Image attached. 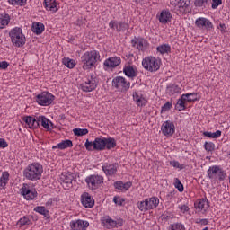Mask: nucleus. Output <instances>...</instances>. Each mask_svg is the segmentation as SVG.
<instances>
[{
	"label": "nucleus",
	"mask_w": 230,
	"mask_h": 230,
	"mask_svg": "<svg viewBox=\"0 0 230 230\" xmlns=\"http://www.w3.org/2000/svg\"><path fill=\"white\" fill-rule=\"evenodd\" d=\"M89 223L87 221L78 219L70 222V230H87Z\"/></svg>",
	"instance_id": "obj_20"
},
{
	"label": "nucleus",
	"mask_w": 230,
	"mask_h": 230,
	"mask_svg": "<svg viewBox=\"0 0 230 230\" xmlns=\"http://www.w3.org/2000/svg\"><path fill=\"white\" fill-rule=\"evenodd\" d=\"M178 209H180L181 213H188V211H190V207L186 204L179 205Z\"/></svg>",
	"instance_id": "obj_49"
},
{
	"label": "nucleus",
	"mask_w": 230,
	"mask_h": 230,
	"mask_svg": "<svg viewBox=\"0 0 230 230\" xmlns=\"http://www.w3.org/2000/svg\"><path fill=\"white\" fill-rule=\"evenodd\" d=\"M8 66H10V64H8V62L6 61H0V69H8Z\"/></svg>",
	"instance_id": "obj_55"
},
{
	"label": "nucleus",
	"mask_w": 230,
	"mask_h": 230,
	"mask_svg": "<svg viewBox=\"0 0 230 230\" xmlns=\"http://www.w3.org/2000/svg\"><path fill=\"white\" fill-rule=\"evenodd\" d=\"M130 188H132V181H127V182H123L122 185V191H128V190H130Z\"/></svg>",
	"instance_id": "obj_51"
},
{
	"label": "nucleus",
	"mask_w": 230,
	"mask_h": 230,
	"mask_svg": "<svg viewBox=\"0 0 230 230\" xmlns=\"http://www.w3.org/2000/svg\"><path fill=\"white\" fill-rule=\"evenodd\" d=\"M46 204H47V206H49V204H51V202L48 201Z\"/></svg>",
	"instance_id": "obj_61"
},
{
	"label": "nucleus",
	"mask_w": 230,
	"mask_h": 230,
	"mask_svg": "<svg viewBox=\"0 0 230 230\" xmlns=\"http://www.w3.org/2000/svg\"><path fill=\"white\" fill-rule=\"evenodd\" d=\"M31 224V220L28 216H23L20 220L17 221L16 226L19 227H22L23 226H30Z\"/></svg>",
	"instance_id": "obj_37"
},
{
	"label": "nucleus",
	"mask_w": 230,
	"mask_h": 230,
	"mask_svg": "<svg viewBox=\"0 0 230 230\" xmlns=\"http://www.w3.org/2000/svg\"><path fill=\"white\" fill-rule=\"evenodd\" d=\"M36 98L39 105H41L42 107H48V105H51L55 101V95L49 92H42L41 93L38 94Z\"/></svg>",
	"instance_id": "obj_9"
},
{
	"label": "nucleus",
	"mask_w": 230,
	"mask_h": 230,
	"mask_svg": "<svg viewBox=\"0 0 230 230\" xmlns=\"http://www.w3.org/2000/svg\"><path fill=\"white\" fill-rule=\"evenodd\" d=\"M211 0H195L194 1V5L197 6L198 8H202L205 4H208Z\"/></svg>",
	"instance_id": "obj_45"
},
{
	"label": "nucleus",
	"mask_w": 230,
	"mask_h": 230,
	"mask_svg": "<svg viewBox=\"0 0 230 230\" xmlns=\"http://www.w3.org/2000/svg\"><path fill=\"white\" fill-rule=\"evenodd\" d=\"M207 173L208 177L214 181H224V179H226V173L217 165L209 167Z\"/></svg>",
	"instance_id": "obj_11"
},
{
	"label": "nucleus",
	"mask_w": 230,
	"mask_h": 230,
	"mask_svg": "<svg viewBox=\"0 0 230 230\" xmlns=\"http://www.w3.org/2000/svg\"><path fill=\"white\" fill-rule=\"evenodd\" d=\"M73 141L71 140H63L57 146H52L53 150L58 148L59 150H66V148H72Z\"/></svg>",
	"instance_id": "obj_29"
},
{
	"label": "nucleus",
	"mask_w": 230,
	"mask_h": 230,
	"mask_svg": "<svg viewBox=\"0 0 230 230\" xmlns=\"http://www.w3.org/2000/svg\"><path fill=\"white\" fill-rule=\"evenodd\" d=\"M62 62L66 67H68V69H73L75 66H76V62L69 58H64Z\"/></svg>",
	"instance_id": "obj_39"
},
{
	"label": "nucleus",
	"mask_w": 230,
	"mask_h": 230,
	"mask_svg": "<svg viewBox=\"0 0 230 230\" xmlns=\"http://www.w3.org/2000/svg\"><path fill=\"white\" fill-rule=\"evenodd\" d=\"M142 66L146 71L154 73L161 68V59L155 57H146L142 60Z\"/></svg>",
	"instance_id": "obj_5"
},
{
	"label": "nucleus",
	"mask_w": 230,
	"mask_h": 230,
	"mask_svg": "<svg viewBox=\"0 0 230 230\" xmlns=\"http://www.w3.org/2000/svg\"><path fill=\"white\" fill-rule=\"evenodd\" d=\"M106 224H110V226H118V223H116V221L112 220L111 218L106 219Z\"/></svg>",
	"instance_id": "obj_56"
},
{
	"label": "nucleus",
	"mask_w": 230,
	"mask_h": 230,
	"mask_svg": "<svg viewBox=\"0 0 230 230\" xmlns=\"http://www.w3.org/2000/svg\"><path fill=\"white\" fill-rule=\"evenodd\" d=\"M222 4V0H212V8L213 10L218 8Z\"/></svg>",
	"instance_id": "obj_52"
},
{
	"label": "nucleus",
	"mask_w": 230,
	"mask_h": 230,
	"mask_svg": "<svg viewBox=\"0 0 230 230\" xmlns=\"http://www.w3.org/2000/svg\"><path fill=\"white\" fill-rule=\"evenodd\" d=\"M201 226H208V219H199Z\"/></svg>",
	"instance_id": "obj_57"
},
{
	"label": "nucleus",
	"mask_w": 230,
	"mask_h": 230,
	"mask_svg": "<svg viewBox=\"0 0 230 230\" xmlns=\"http://www.w3.org/2000/svg\"><path fill=\"white\" fill-rule=\"evenodd\" d=\"M44 169L39 163H32L29 164L23 171V177L28 181H39L42 177Z\"/></svg>",
	"instance_id": "obj_3"
},
{
	"label": "nucleus",
	"mask_w": 230,
	"mask_h": 230,
	"mask_svg": "<svg viewBox=\"0 0 230 230\" xmlns=\"http://www.w3.org/2000/svg\"><path fill=\"white\" fill-rule=\"evenodd\" d=\"M219 26H220V28H221L222 33H226V24L220 23Z\"/></svg>",
	"instance_id": "obj_58"
},
{
	"label": "nucleus",
	"mask_w": 230,
	"mask_h": 230,
	"mask_svg": "<svg viewBox=\"0 0 230 230\" xmlns=\"http://www.w3.org/2000/svg\"><path fill=\"white\" fill-rule=\"evenodd\" d=\"M189 98H193V96H190Z\"/></svg>",
	"instance_id": "obj_64"
},
{
	"label": "nucleus",
	"mask_w": 230,
	"mask_h": 230,
	"mask_svg": "<svg viewBox=\"0 0 230 230\" xmlns=\"http://www.w3.org/2000/svg\"><path fill=\"white\" fill-rule=\"evenodd\" d=\"M174 186L176 189H178V191H180L181 193H182V191H184V185H182V183L181 182V180H179V178L175 179Z\"/></svg>",
	"instance_id": "obj_46"
},
{
	"label": "nucleus",
	"mask_w": 230,
	"mask_h": 230,
	"mask_svg": "<svg viewBox=\"0 0 230 230\" xmlns=\"http://www.w3.org/2000/svg\"><path fill=\"white\" fill-rule=\"evenodd\" d=\"M171 4L173 6V10L177 15H182L186 13V9L190 6V2L186 0H171Z\"/></svg>",
	"instance_id": "obj_10"
},
{
	"label": "nucleus",
	"mask_w": 230,
	"mask_h": 230,
	"mask_svg": "<svg viewBox=\"0 0 230 230\" xmlns=\"http://www.w3.org/2000/svg\"><path fill=\"white\" fill-rule=\"evenodd\" d=\"M44 30H45V27L42 22H34L32 24V31L33 33H36V35H41Z\"/></svg>",
	"instance_id": "obj_30"
},
{
	"label": "nucleus",
	"mask_w": 230,
	"mask_h": 230,
	"mask_svg": "<svg viewBox=\"0 0 230 230\" xmlns=\"http://www.w3.org/2000/svg\"><path fill=\"white\" fill-rule=\"evenodd\" d=\"M196 224H200V220H199V221H198V222H196Z\"/></svg>",
	"instance_id": "obj_63"
},
{
	"label": "nucleus",
	"mask_w": 230,
	"mask_h": 230,
	"mask_svg": "<svg viewBox=\"0 0 230 230\" xmlns=\"http://www.w3.org/2000/svg\"><path fill=\"white\" fill-rule=\"evenodd\" d=\"M118 224V226H123V220H120L119 223H117Z\"/></svg>",
	"instance_id": "obj_59"
},
{
	"label": "nucleus",
	"mask_w": 230,
	"mask_h": 230,
	"mask_svg": "<svg viewBox=\"0 0 230 230\" xmlns=\"http://www.w3.org/2000/svg\"><path fill=\"white\" fill-rule=\"evenodd\" d=\"M36 123H38V127H40L41 125V127L46 128L47 130H51L49 125L53 126V123H51V121H49V119H48V118H46L45 116L37 117Z\"/></svg>",
	"instance_id": "obj_25"
},
{
	"label": "nucleus",
	"mask_w": 230,
	"mask_h": 230,
	"mask_svg": "<svg viewBox=\"0 0 230 230\" xmlns=\"http://www.w3.org/2000/svg\"><path fill=\"white\" fill-rule=\"evenodd\" d=\"M112 87L119 93H127L130 89V82H127L123 76H117L112 80Z\"/></svg>",
	"instance_id": "obj_6"
},
{
	"label": "nucleus",
	"mask_w": 230,
	"mask_h": 230,
	"mask_svg": "<svg viewBox=\"0 0 230 230\" xmlns=\"http://www.w3.org/2000/svg\"><path fill=\"white\" fill-rule=\"evenodd\" d=\"M10 24V15L8 14H0V30H3L4 26Z\"/></svg>",
	"instance_id": "obj_32"
},
{
	"label": "nucleus",
	"mask_w": 230,
	"mask_h": 230,
	"mask_svg": "<svg viewBox=\"0 0 230 230\" xmlns=\"http://www.w3.org/2000/svg\"><path fill=\"white\" fill-rule=\"evenodd\" d=\"M207 206L208 204L204 199H201L197 203H195V208L199 211H206L208 209Z\"/></svg>",
	"instance_id": "obj_34"
},
{
	"label": "nucleus",
	"mask_w": 230,
	"mask_h": 230,
	"mask_svg": "<svg viewBox=\"0 0 230 230\" xmlns=\"http://www.w3.org/2000/svg\"><path fill=\"white\" fill-rule=\"evenodd\" d=\"M121 64V58L111 57L104 61L105 67H118Z\"/></svg>",
	"instance_id": "obj_24"
},
{
	"label": "nucleus",
	"mask_w": 230,
	"mask_h": 230,
	"mask_svg": "<svg viewBox=\"0 0 230 230\" xmlns=\"http://www.w3.org/2000/svg\"><path fill=\"white\" fill-rule=\"evenodd\" d=\"M161 130L164 136H173L175 134V124L170 120H166L163 123Z\"/></svg>",
	"instance_id": "obj_14"
},
{
	"label": "nucleus",
	"mask_w": 230,
	"mask_h": 230,
	"mask_svg": "<svg viewBox=\"0 0 230 230\" xmlns=\"http://www.w3.org/2000/svg\"><path fill=\"white\" fill-rule=\"evenodd\" d=\"M12 6H26L27 0H7Z\"/></svg>",
	"instance_id": "obj_40"
},
{
	"label": "nucleus",
	"mask_w": 230,
	"mask_h": 230,
	"mask_svg": "<svg viewBox=\"0 0 230 230\" xmlns=\"http://www.w3.org/2000/svg\"><path fill=\"white\" fill-rule=\"evenodd\" d=\"M73 132L75 134V136H87V134H89V130L87 128H76L73 129Z\"/></svg>",
	"instance_id": "obj_43"
},
{
	"label": "nucleus",
	"mask_w": 230,
	"mask_h": 230,
	"mask_svg": "<svg viewBox=\"0 0 230 230\" xmlns=\"http://www.w3.org/2000/svg\"><path fill=\"white\" fill-rule=\"evenodd\" d=\"M186 102H197V93H190L182 94L178 100L175 109H177V111H184L186 109Z\"/></svg>",
	"instance_id": "obj_8"
},
{
	"label": "nucleus",
	"mask_w": 230,
	"mask_h": 230,
	"mask_svg": "<svg viewBox=\"0 0 230 230\" xmlns=\"http://www.w3.org/2000/svg\"><path fill=\"white\" fill-rule=\"evenodd\" d=\"M12 44L15 48H22L26 44V36L22 33V29L20 27H14L9 32Z\"/></svg>",
	"instance_id": "obj_4"
},
{
	"label": "nucleus",
	"mask_w": 230,
	"mask_h": 230,
	"mask_svg": "<svg viewBox=\"0 0 230 230\" xmlns=\"http://www.w3.org/2000/svg\"><path fill=\"white\" fill-rule=\"evenodd\" d=\"M158 53H161V55H164V53H171L172 52V47H170L168 44H163L157 47Z\"/></svg>",
	"instance_id": "obj_35"
},
{
	"label": "nucleus",
	"mask_w": 230,
	"mask_h": 230,
	"mask_svg": "<svg viewBox=\"0 0 230 230\" xmlns=\"http://www.w3.org/2000/svg\"><path fill=\"white\" fill-rule=\"evenodd\" d=\"M81 62L84 71H89L93 67H96V65L100 62V52L98 50L86 51L81 57Z\"/></svg>",
	"instance_id": "obj_2"
},
{
	"label": "nucleus",
	"mask_w": 230,
	"mask_h": 230,
	"mask_svg": "<svg viewBox=\"0 0 230 230\" xmlns=\"http://www.w3.org/2000/svg\"><path fill=\"white\" fill-rule=\"evenodd\" d=\"M84 146L89 152H102L103 150H111V148H116V139L112 137H96L93 142L86 140Z\"/></svg>",
	"instance_id": "obj_1"
},
{
	"label": "nucleus",
	"mask_w": 230,
	"mask_h": 230,
	"mask_svg": "<svg viewBox=\"0 0 230 230\" xmlns=\"http://www.w3.org/2000/svg\"><path fill=\"white\" fill-rule=\"evenodd\" d=\"M8 142L4 138H0V148H7Z\"/></svg>",
	"instance_id": "obj_54"
},
{
	"label": "nucleus",
	"mask_w": 230,
	"mask_h": 230,
	"mask_svg": "<svg viewBox=\"0 0 230 230\" xmlns=\"http://www.w3.org/2000/svg\"><path fill=\"white\" fill-rule=\"evenodd\" d=\"M171 166H173V168H179L180 170H182L184 168L183 164H181V163H179V161H171L170 162Z\"/></svg>",
	"instance_id": "obj_47"
},
{
	"label": "nucleus",
	"mask_w": 230,
	"mask_h": 230,
	"mask_svg": "<svg viewBox=\"0 0 230 230\" xmlns=\"http://www.w3.org/2000/svg\"><path fill=\"white\" fill-rule=\"evenodd\" d=\"M123 73L124 75H126V76H128V78H131L132 80H134V78L137 76V73L136 72V67L130 65L124 67Z\"/></svg>",
	"instance_id": "obj_26"
},
{
	"label": "nucleus",
	"mask_w": 230,
	"mask_h": 230,
	"mask_svg": "<svg viewBox=\"0 0 230 230\" xmlns=\"http://www.w3.org/2000/svg\"><path fill=\"white\" fill-rule=\"evenodd\" d=\"M113 186L115 190H121V191H123V181H116Z\"/></svg>",
	"instance_id": "obj_53"
},
{
	"label": "nucleus",
	"mask_w": 230,
	"mask_h": 230,
	"mask_svg": "<svg viewBox=\"0 0 230 230\" xmlns=\"http://www.w3.org/2000/svg\"><path fill=\"white\" fill-rule=\"evenodd\" d=\"M203 136H205V137H210L211 139H217L218 137H220L222 136V131L220 130H217L214 133L208 132V131H205L203 133Z\"/></svg>",
	"instance_id": "obj_38"
},
{
	"label": "nucleus",
	"mask_w": 230,
	"mask_h": 230,
	"mask_svg": "<svg viewBox=\"0 0 230 230\" xmlns=\"http://www.w3.org/2000/svg\"><path fill=\"white\" fill-rule=\"evenodd\" d=\"M156 19L161 24H168L172 21V13L168 10H163L160 14L156 15Z\"/></svg>",
	"instance_id": "obj_22"
},
{
	"label": "nucleus",
	"mask_w": 230,
	"mask_h": 230,
	"mask_svg": "<svg viewBox=\"0 0 230 230\" xmlns=\"http://www.w3.org/2000/svg\"><path fill=\"white\" fill-rule=\"evenodd\" d=\"M22 120L28 125L29 128H39V123H37L36 119L31 116L23 117Z\"/></svg>",
	"instance_id": "obj_27"
},
{
	"label": "nucleus",
	"mask_w": 230,
	"mask_h": 230,
	"mask_svg": "<svg viewBox=\"0 0 230 230\" xmlns=\"http://www.w3.org/2000/svg\"><path fill=\"white\" fill-rule=\"evenodd\" d=\"M131 44L133 48H137L138 51H146L148 47V41L143 38H134L131 40Z\"/></svg>",
	"instance_id": "obj_15"
},
{
	"label": "nucleus",
	"mask_w": 230,
	"mask_h": 230,
	"mask_svg": "<svg viewBox=\"0 0 230 230\" xmlns=\"http://www.w3.org/2000/svg\"><path fill=\"white\" fill-rule=\"evenodd\" d=\"M177 93H181V87L177 84H170L167 86V93L170 94V96H173V94H177Z\"/></svg>",
	"instance_id": "obj_33"
},
{
	"label": "nucleus",
	"mask_w": 230,
	"mask_h": 230,
	"mask_svg": "<svg viewBox=\"0 0 230 230\" xmlns=\"http://www.w3.org/2000/svg\"><path fill=\"white\" fill-rule=\"evenodd\" d=\"M113 202L117 205V206H123V203L125 202V199L118 197V196H115L113 198Z\"/></svg>",
	"instance_id": "obj_48"
},
{
	"label": "nucleus",
	"mask_w": 230,
	"mask_h": 230,
	"mask_svg": "<svg viewBox=\"0 0 230 230\" xmlns=\"http://www.w3.org/2000/svg\"><path fill=\"white\" fill-rule=\"evenodd\" d=\"M204 148L207 152H213L215 150V144L213 142H205Z\"/></svg>",
	"instance_id": "obj_44"
},
{
	"label": "nucleus",
	"mask_w": 230,
	"mask_h": 230,
	"mask_svg": "<svg viewBox=\"0 0 230 230\" xmlns=\"http://www.w3.org/2000/svg\"><path fill=\"white\" fill-rule=\"evenodd\" d=\"M43 6L45 7V10L47 12H53L54 13L56 12H58V4H57V0H44Z\"/></svg>",
	"instance_id": "obj_23"
},
{
	"label": "nucleus",
	"mask_w": 230,
	"mask_h": 230,
	"mask_svg": "<svg viewBox=\"0 0 230 230\" xmlns=\"http://www.w3.org/2000/svg\"><path fill=\"white\" fill-rule=\"evenodd\" d=\"M103 176L98 174H91L85 178L89 190H98L103 184Z\"/></svg>",
	"instance_id": "obj_7"
},
{
	"label": "nucleus",
	"mask_w": 230,
	"mask_h": 230,
	"mask_svg": "<svg viewBox=\"0 0 230 230\" xmlns=\"http://www.w3.org/2000/svg\"><path fill=\"white\" fill-rule=\"evenodd\" d=\"M148 202V206L150 209H155L157 206H159V198L157 197H152L150 199H146Z\"/></svg>",
	"instance_id": "obj_36"
},
{
	"label": "nucleus",
	"mask_w": 230,
	"mask_h": 230,
	"mask_svg": "<svg viewBox=\"0 0 230 230\" xmlns=\"http://www.w3.org/2000/svg\"><path fill=\"white\" fill-rule=\"evenodd\" d=\"M133 100L136 102L137 107H145V105L148 103V101H146L143 95L139 96L137 93H133Z\"/></svg>",
	"instance_id": "obj_28"
},
{
	"label": "nucleus",
	"mask_w": 230,
	"mask_h": 230,
	"mask_svg": "<svg viewBox=\"0 0 230 230\" xmlns=\"http://www.w3.org/2000/svg\"><path fill=\"white\" fill-rule=\"evenodd\" d=\"M109 27L111 30H116L118 33H120V31H128L130 29V25L128 22H125L123 21H114L111 20L109 22Z\"/></svg>",
	"instance_id": "obj_12"
},
{
	"label": "nucleus",
	"mask_w": 230,
	"mask_h": 230,
	"mask_svg": "<svg viewBox=\"0 0 230 230\" xmlns=\"http://www.w3.org/2000/svg\"><path fill=\"white\" fill-rule=\"evenodd\" d=\"M203 230H209V228L208 227H205Z\"/></svg>",
	"instance_id": "obj_62"
},
{
	"label": "nucleus",
	"mask_w": 230,
	"mask_h": 230,
	"mask_svg": "<svg viewBox=\"0 0 230 230\" xmlns=\"http://www.w3.org/2000/svg\"><path fill=\"white\" fill-rule=\"evenodd\" d=\"M195 24L197 28H201L205 30H212L213 28V23L209 19L204 18V17H199L195 21Z\"/></svg>",
	"instance_id": "obj_18"
},
{
	"label": "nucleus",
	"mask_w": 230,
	"mask_h": 230,
	"mask_svg": "<svg viewBox=\"0 0 230 230\" xmlns=\"http://www.w3.org/2000/svg\"><path fill=\"white\" fill-rule=\"evenodd\" d=\"M74 179L75 176H73V174L62 172L60 176V181L62 182L63 188H65V190H69V188H73Z\"/></svg>",
	"instance_id": "obj_16"
},
{
	"label": "nucleus",
	"mask_w": 230,
	"mask_h": 230,
	"mask_svg": "<svg viewBox=\"0 0 230 230\" xmlns=\"http://www.w3.org/2000/svg\"><path fill=\"white\" fill-rule=\"evenodd\" d=\"M96 87H98V84H96V80H94L93 77L84 80L81 84V89L84 91V93H92V91H94Z\"/></svg>",
	"instance_id": "obj_13"
},
{
	"label": "nucleus",
	"mask_w": 230,
	"mask_h": 230,
	"mask_svg": "<svg viewBox=\"0 0 230 230\" xmlns=\"http://www.w3.org/2000/svg\"><path fill=\"white\" fill-rule=\"evenodd\" d=\"M102 170L105 175L112 177L118 172V164H104L102 166Z\"/></svg>",
	"instance_id": "obj_19"
},
{
	"label": "nucleus",
	"mask_w": 230,
	"mask_h": 230,
	"mask_svg": "<svg viewBox=\"0 0 230 230\" xmlns=\"http://www.w3.org/2000/svg\"><path fill=\"white\" fill-rule=\"evenodd\" d=\"M10 181V173L8 172H3L2 176L0 177V188H4Z\"/></svg>",
	"instance_id": "obj_31"
},
{
	"label": "nucleus",
	"mask_w": 230,
	"mask_h": 230,
	"mask_svg": "<svg viewBox=\"0 0 230 230\" xmlns=\"http://www.w3.org/2000/svg\"><path fill=\"white\" fill-rule=\"evenodd\" d=\"M21 193L24 197V199H26V200H33V199L37 197V191L31 190L26 183H23L21 189Z\"/></svg>",
	"instance_id": "obj_17"
},
{
	"label": "nucleus",
	"mask_w": 230,
	"mask_h": 230,
	"mask_svg": "<svg viewBox=\"0 0 230 230\" xmlns=\"http://www.w3.org/2000/svg\"><path fill=\"white\" fill-rule=\"evenodd\" d=\"M36 213H40V215H43V217H48L49 215V211L46 209V207L38 206L34 208Z\"/></svg>",
	"instance_id": "obj_42"
},
{
	"label": "nucleus",
	"mask_w": 230,
	"mask_h": 230,
	"mask_svg": "<svg viewBox=\"0 0 230 230\" xmlns=\"http://www.w3.org/2000/svg\"><path fill=\"white\" fill-rule=\"evenodd\" d=\"M173 105L172 102H167L163 107H162V112H166L167 111H170Z\"/></svg>",
	"instance_id": "obj_50"
},
{
	"label": "nucleus",
	"mask_w": 230,
	"mask_h": 230,
	"mask_svg": "<svg viewBox=\"0 0 230 230\" xmlns=\"http://www.w3.org/2000/svg\"><path fill=\"white\" fill-rule=\"evenodd\" d=\"M137 208L140 211H148L150 205H148V199L137 203Z\"/></svg>",
	"instance_id": "obj_41"
},
{
	"label": "nucleus",
	"mask_w": 230,
	"mask_h": 230,
	"mask_svg": "<svg viewBox=\"0 0 230 230\" xmlns=\"http://www.w3.org/2000/svg\"><path fill=\"white\" fill-rule=\"evenodd\" d=\"M141 1H143V0H135V3H137V4H138V3H141Z\"/></svg>",
	"instance_id": "obj_60"
},
{
	"label": "nucleus",
	"mask_w": 230,
	"mask_h": 230,
	"mask_svg": "<svg viewBox=\"0 0 230 230\" xmlns=\"http://www.w3.org/2000/svg\"><path fill=\"white\" fill-rule=\"evenodd\" d=\"M81 204L84 208H93L94 206V199L91 197V194L84 192L81 195Z\"/></svg>",
	"instance_id": "obj_21"
}]
</instances>
